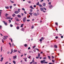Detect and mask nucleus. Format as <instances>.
<instances>
[{
	"label": "nucleus",
	"instance_id": "obj_25",
	"mask_svg": "<svg viewBox=\"0 0 64 64\" xmlns=\"http://www.w3.org/2000/svg\"><path fill=\"white\" fill-rule=\"evenodd\" d=\"M24 46H25L26 47L27 46V44H25L24 45Z\"/></svg>",
	"mask_w": 64,
	"mask_h": 64
},
{
	"label": "nucleus",
	"instance_id": "obj_50",
	"mask_svg": "<svg viewBox=\"0 0 64 64\" xmlns=\"http://www.w3.org/2000/svg\"><path fill=\"white\" fill-rule=\"evenodd\" d=\"M55 38H56V39H58V37L56 36Z\"/></svg>",
	"mask_w": 64,
	"mask_h": 64
},
{
	"label": "nucleus",
	"instance_id": "obj_58",
	"mask_svg": "<svg viewBox=\"0 0 64 64\" xmlns=\"http://www.w3.org/2000/svg\"><path fill=\"white\" fill-rule=\"evenodd\" d=\"M8 63V62H5V64H7V63Z\"/></svg>",
	"mask_w": 64,
	"mask_h": 64
},
{
	"label": "nucleus",
	"instance_id": "obj_24",
	"mask_svg": "<svg viewBox=\"0 0 64 64\" xmlns=\"http://www.w3.org/2000/svg\"><path fill=\"white\" fill-rule=\"evenodd\" d=\"M34 15L35 16H37V14H36V13H34Z\"/></svg>",
	"mask_w": 64,
	"mask_h": 64
},
{
	"label": "nucleus",
	"instance_id": "obj_6",
	"mask_svg": "<svg viewBox=\"0 0 64 64\" xmlns=\"http://www.w3.org/2000/svg\"><path fill=\"white\" fill-rule=\"evenodd\" d=\"M15 20H16L17 21H19V19L18 18V17H16L15 18Z\"/></svg>",
	"mask_w": 64,
	"mask_h": 64
},
{
	"label": "nucleus",
	"instance_id": "obj_60",
	"mask_svg": "<svg viewBox=\"0 0 64 64\" xmlns=\"http://www.w3.org/2000/svg\"><path fill=\"white\" fill-rule=\"evenodd\" d=\"M36 59H39V57L37 56L36 57Z\"/></svg>",
	"mask_w": 64,
	"mask_h": 64
},
{
	"label": "nucleus",
	"instance_id": "obj_20",
	"mask_svg": "<svg viewBox=\"0 0 64 64\" xmlns=\"http://www.w3.org/2000/svg\"><path fill=\"white\" fill-rule=\"evenodd\" d=\"M4 38H8V36H4Z\"/></svg>",
	"mask_w": 64,
	"mask_h": 64
},
{
	"label": "nucleus",
	"instance_id": "obj_3",
	"mask_svg": "<svg viewBox=\"0 0 64 64\" xmlns=\"http://www.w3.org/2000/svg\"><path fill=\"white\" fill-rule=\"evenodd\" d=\"M49 8L50 9H52L53 8V6L51 4L49 5Z\"/></svg>",
	"mask_w": 64,
	"mask_h": 64
},
{
	"label": "nucleus",
	"instance_id": "obj_38",
	"mask_svg": "<svg viewBox=\"0 0 64 64\" xmlns=\"http://www.w3.org/2000/svg\"><path fill=\"white\" fill-rule=\"evenodd\" d=\"M52 61L53 63H54L55 62V61H54V60H52Z\"/></svg>",
	"mask_w": 64,
	"mask_h": 64
},
{
	"label": "nucleus",
	"instance_id": "obj_45",
	"mask_svg": "<svg viewBox=\"0 0 64 64\" xmlns=\"http://www.w3.org/2000/svg\"><path fill=\"white\" fill-rule=\"evenodd\" d=\"M55 24L56 25H58V23H57V22H56L55 23Z\"/></svg>",
	"mask_w": 64,
	"mask_h": 64
},
{
	"label": "nucleus",
	"instance_id": "obj_2",
	"mask_svg": "<svg viewBox=\"0 0 64 64\" xmlns=\"http://www.w3.org/2000/svg\"><path fill=\"white\" fill-rule=\"evenodd\" d=\"M26 17H24L23 19V22H26Z\"/></svg>",
	"mask_w": 64,
	"mask_h": 64
},
{
	"label": "nucleus",
	"instance_id": "obj_43",
	"mask_svg": "<svg viewBox=\"0 0 64 64\" xmlns=\"http://www.w3.org/2000/svg\"><path fill=\"white\" fill-rule=\"evenodd\" d=\"M10 9H12V6H10Z\"/></svg>",
	"mask_w": 64,
	"mask_h": 64
},
{
	"label": "nucleus",
	"instance_id": "obj_15",
	"mask_svg": "<svg viewBox=\"0 0 64 64\" xmlns=\"http://www.w3.org/2000/svg\"><path fill=\"white\" fill-rule=\"evenodd\" d=\"M12 16L13 17H15V14H14L12 15Z\"/></svg>",
	"mask_w": 64,
	"mask_h": 64
},
{
	"label": "nucleus",
	"instance_id": "obj_47",
	"mask_svg": "<svg viewBox=\"0 0 64 64\" xmlns=\"http://www.w3.org/2000/svg\"><path fill=\"white\" fill-rule=\"evenodd\" d=\"M10 26L11 27H13V25H12V24H10Z\"/></svg>",
	"mask_w": 64,
	"mask_h": 64
},
{
	"label": "nucleus",
	"instance_id": "obj_11",
	"mask_svg": "<svg viewBox=\"0 0 64 64\" xmlns=\"http://www.w3.org/2000/svg\"><path fill=\"white\" fill-rule=\"evenodd\" d=\"M24 30H25V29L23 28H22L21 30L22 31H23L24 32Z\"/></svg>",
	"mask_w": 64,
	"mask_h": 64
},
{
	"label": "nucleus",
	"instance_id": "obj_18",
	"mask_svg": "<svg viewBox=\"0 0 64 64\" xmlns=\"http://www.w3.org/2000/svg\"><path fill=\"white\" fill-rule=\"evenodd\" d=\"M38 6H39V7H42V5L40 4H39L38 5Z\"/></svg>",
	"mask_w": 64,
	"mask_h": 64
},
{
	"label": "nucleus",
	"instance_id": "obj_21",
	"mask_svg": "<svg viewBox=\"0 0 64 64\" xmlns=\"http://www.w3.org/2000/svg\"><path fill=\"white\" fill-rule=\"evenodd\" d=\"M11 52L10 53V54H11L12 53V52H13V49H11Z\"/></svg>",
	"mask_w": 64,
	"mask_h": 64
},
{
	"label": "nucleus",
	"instance_id": "obj_35",
	"mask_svg": "<svg viewBox=\"0 0 64 64\" xmlns=\"http://www.w3.org/2000/svg\"><path fill=\"white\" fill-rule=\"evenodd\" d=\"M30 21V20H26V21H27V22H29Z\"/></svg>",
	"mask_w": 64,
	"mask_h": 64
},
{
	"label": "nucleus",
	"instance_id": "obj_17",
	"mask_svg": "<svg viewBox=\"0 0 64 64\" xmlns=\"http://www.w3.org/2000/svg\"><path fill=\"white\" fill-rule=\"evenodd\" d=\"M12 62L14 64H16V62L15 60H13Z\"/></svg>",
	"mask_w": 64,
	"mask_h": 64
},
{
	"label": "nucleus",
	"instance_id": "obj_13",
	"mask_svg": "<svg viewBox=\"0 0 64 64\" xmlns=\"http://www.w3.org/2000/svg\"><path fill=\"white\" fill-rule=\"evenodd\" d=\"M30 8H32V9H34V8H33V7H32V6H30Z\"/></svg>",
	"mask_w": 64,
	"mask_h": 64
},
{
	"label": "nucleus",
	"instance_id": "obj_33",
	"mask_svg": "<svg viewBox=\"0 0 64 64\" xmlns=\"http://www.w3.org/2000/svg\"><path fill=\"white\" fill-rule=\"evenodd\" d=\"M44 38L42 37L41 38V39L42 40H44Z\"/></svg>",
	"mask_w": 64,
	"mask_h": 64
},
{
	"label": "nucleus",
	"instance_id": "obj_56",
	"mask_svg": "<svg viewBox=\"0 0 64 64\" xmlns=\"http://www.w3.org/2000/svg\"><path fill=\"white\" fill-rule=\"evenodd\" d=\"M34 8H35L36 7V5H34Z\"/></svg>",
	"mask_w": 64,
	"mask_h": 64
},
{
	"label": "nucleus",
	"instance_id": "obj_57",
	"mask_svg": "<svg viewBox=\"0 0 64 64\" xmlns=\"http://www.w3.org/2000/svg\"><path fill=\"white\" fill-rule=\"evenodd\" d=\"M34 63L35 64H37V62H34Z\"/></svg>",
	"mask_w": 64,
	"mask_h": 64
},
{
	"label": "nucleus",
	"instance_id": "obj_14",
	"mask_svg": "<svg viewBox=\"0 0 64 64\" xmlns=\"http://www.w3.org/2000/svg\"><path fill=\"white\" fill-rule=\"evenodd\" d=\"M43 6H45L46 5V4L45 3H44L42 4Z\"/></svg>",
	"mask_w": 64,
	"mask_h": 64
},
{
	"label": "nucleus",
	"instance_id": "obj_37",
	"mask_svg": "<svg viewBox=\"0 0 64 64\" xmlns=\"http://www.w3.org/2000/svg\"><path fill=\"white\" fill-rule=\"evenodd\" d=\"M36 47V46H33L32 47L33 49H34V48H35V47Z\"/></svg>",
	"mask_w": 64,
	"mask_h": 64
},
{
	"label": "nucleus",
	"instance_id": "obj_8",
	"mask_svg": "<svg viewBox=\"0 0 64 64\" xmlns=\"http://www.w3.org/2000/svg\"><path fill=\"white\" fill-rule=\"evenodd\" d=\"M3 22H4V23L5 25H6V26L7 25V22H6L5 21H3Z\"/></svg>",
	"mask_w": 64,
	"mask_h": 64
},
{
	"label": "nucleus",
	"instance_id": "obj_22",
	"mask_svg": "<svg viewBox=\"0 0 64 64\" xmlns=\"http://www.w3.org/2000/svg\"><path fill=\"white\" fill-rule=\"evenodd\" d=\"M9 15V14H6V17H7Z\"/></svg>",
	"mask_w": 64,
	"mask_h": 64
},
{
	"label": "nucleus",
	"instance_id": "obj_29",
	"mask_svg": "<svg viewBox=\"0 0 64 64\" xmlns=\"http://www.w3.org/2000/svg\"><path fill=\"white\" fill-rule=\"evenodd\" d=\"M27 58H26L25 59H24V61H25L26 62H27Z\"/></svg>",
	"mask_w": 64,
	"mask_h": 64
},
{
	"label": "nucleus",
	"instance_id": "obj_51",
	"mask_svg": "<svg viewBox=\"0 0 64 64\" xmlns=\"http://www.w3.org/2000/svg\"><path fill=\"white\" fill-rule=\"evenodd\" d=\"M42 40L41 39H40V42H42Z\"/></svg>",
	"mask_w": 64,
	"mask_h": 64
},
{
	"label": "nucleus",
	"instance_id": "obj_62",
	"mask_svg": "<svg viewBox=\"0 0 64 64\" xmlns=\"http://www.w3.org/2000/svg\"><path fill=\"white\" fill-rule=\"evenodd\" d=\"M48 63V62H44V64H47Z\"/></svg>",
	"mask_w": 64,
	"mask_h": 64
},
{
	"label": "nucleus",
	"instance_id": "obj_36",
	"mask_svg": "<svg viewBox=\"0 0 64 64\" xmlns=\"http://www.w3.org/2000/svg\"><path fill=\"white\" fill-rule=\"evenodd\" d=\"M8 19H11V16H9L8 17Z\"/></svg>",
	"mask_w": 64,
	"mask_h": 64
},
{
	"label": "nucleus",
	"instance_id": "obj_61",
	"mask_svg": "<svg viewBox=\"0 0 64 64\" xmlns=\"http://www.w3.org/2000/svg\"><path fill=\"white\" fill-rule=\"evenodd\" d=\"M31 49V48L30 47H29L28 48V50L30 49Z\"/></svg>",
	"mask_w": 64,
	"mask_h": 64
},
{
	"label": "nucleus",
	"instance_id": "obj_40",
	"mask_svg": "<svg viewBox=\"0 0 64 64\" xmlns=\"http://www.w3.org/2000/svg\"><path fill=\"white\" fill-rule=\"evenodd\" d=\"M34 26H32V29H33L34 28Z\"/></svg>",
	"mask_w": 64,
	"mask_h": 64
},
{
	"label": "nucleus",
	"instance_id": "obj_30",
	"mask_svg": "<svg viewBox=\"0 0 64 64\" xmlns=\"http://www.w3.org/2000/svg\"><path fill=\"white\" fill-rule=\"evenodd\" d=\"M34 62V58H33V60H32V62Z\"/></svg>",
	"mask_w": 64,
	"mask_h": 64
},
{
	"label": "nucleus",
	"instance_id": "obj_54",
	"mask_svg": "<svg viewBox=\"0 0 64 64\" xmlns=\"http://www.w3.org/2000/svg\"><path fill=\"white\" fill-rule=\"evenodd\" d=\"M61 38H63V36H61Z\"/></svg>",
	"mask_w": 64,
	"mask_h": 64
},
{
	"label": "nucleus",
	"instance_id": "obj_44",
	"mask_svg": "<svg viewBox=\"0 0 64 64\" xmlns=\"http://www.w3.org/2000/svg\"><path fill=\"white\" fill-rule=\"evenodd\" d=\"M39 12H38L37 13V14L36 15H39Z\"/></svg>",
	"mask_w": 64,
	"mask_h": 64
},
{
	"label": "nucleus",
	"instance_id": "obj_34",
	"mask_svg": "<svg viewBox=\"0 0 64 64\" xmlns=\"http://www.w3.org/2000/svg\"><path fill=\"white\" fill-rule=\"evenodd\" d=\"M51 2H49L48 3V5H51Z\"/></svg>",
	"mask_w": 64,
	"mask_h": 64
},
{
	"label": "nucleus",
	"instance_id": "obj_4",
	"mask_svg": "<svg viewBox=\"0 0 64 64\" xmlns=\"http://www.w3.org/2000/svg\"><path fill=\"white\" fill-rule=\"evenodd\" d=\"M46 60H42L40 61V63L42 64H44V62H45Z\"/></svg>",
	"mask_w": 64,
	"mask_h": 64
},
{
	"label": "nucleus",
	"instance_id": "obj_27",
	"mask_svg": "<svg viewBox=\"0 0 64 64\" xmlns=\"http://www.w3.org/2000/svg\"><path fill=\"white\" fill-rule=\"evenodd\" d=\"M48 59H50V60H51V58L50 57V56H48Z\"/></svg>",
	"mask_w": 64,
	"mask_h": 64
},
{
	"label": "nucleus",
	"instance_id": "obj_28",
	"mask_svg": "<svg viewBox=\"0 0 64 64\" xmlns=\"http://www.w3.org/2000/svg\"><path fill=\"white\" fill-rule=\"evenodd\" d=\"M14 52H13L14 53H15V52H17V50H14Z\"/></svg>",
	"mask_w": 64,
	"mask_h": 64
},
{
	"label": "nucleus",
	"instance_id": "obj_39",
	"mask_svg": "<svg viewBox=\"0 0 64 64\" xmlns=\"http://www.w3.org/2000/svg\"><path fill=\"white\" fill-rule=\"evenodd\" d=\"M31 57V56H29L28 57V58H29V59H30Z\"/></svg>",
	"mask_w": 64,
	"mask_h": 64
},
{
	"label": "nucleus",
	"instance_id": "obj_53",
	"mask_svg": "<svg viewBox=\"0 0 64 64\" xmlns=\"http://www.w3.org/2000/svg\"><path fill=\"white\" fill-rule=\"evenodd\" d=\"M29 14H30V15H31V14H33V13H31V12H30L29 13Z\"/></svg>",
	"mask_w": 64,
	"mask_h": 64
},
{
	"label": "nucleus",
	"instance_id": "obj_59",
	"mask_svg": "<svg viewBox=\"0 0 64 64\" xmlns=\"http://www.w3.org/2000/svg\"><path fill=\"white\" fill-rule=\"evenodd\" d=\"M31 3V2H30V1H29L28 3L30 4Z\"/></svg>",
	"mask_w": 64,
	"mask_h": 64
},
{
	"label": "nucleus",
	"instance_id": "obj_63",
	"mask_svg": "<svg viewBox=\"0 0 64 64\" xmlns=\"http://www.w3.org/2000/svg\"><path fill=\"white\" fill-rule=\"evenodd\" d=\"M52 59H54V57L53 56H52Z\"/></svg>",
	"mask_w": 64,
	"mask_h": 64
},
{
	"label": "nucleus",
	"instance_id": "obj_19",
	"mask_svg": "<svg viewBox=\"0 0 64 64\" xmlns=\"http://www.w3.org/2000/svg\"><path fill=\"white\" fill-rule=\"evenodd\" d=\"M39 4V2H38L36 4V5H38Z\"/></svg>",
	"mask_w": 64,
	"mask_h": 64
},
{
	"label": "nucleus",
	"instance_id": "obj_9",
	"mask_svg": "<svg viewBox=\"0 0 64 64\" xmlns=\"http://www.w3.org/2000/svg\"><path fill=\"white\" fill-rule=\"evenodd\" d=\"M17 16L18 18H21V16L19 14Z\"/></svg>",
	"mask_w": 64,
	"mask_h": 64
},
{
	"label": "nucleus",
	"instance_id": "obj_41",
	"mask_svg": "<svg viewBox=\"0 0 64 64\" xmlns=\"http://www.w3.org/2000/svg\"><path fill=\"white\" fill-rule=\"evenodd\" d=\"M43 59H44V60H45L46 59V57H45L44 58H43Z\"/></svg>",
	"mask_w": 64,
	"mask_h": 64
},
{
	"label": "nucleus",
	"instance_id": "obj_46",
	"mask_svg": "<svg viewBox=\"0 0 64 64\" xmlns=\"http://www.w3.org/2000/svg\"><path fill=\"white\" fill-rule=\"evenodd\" d=\"M10 40H11V42H12V39L11 38H9Z\"/></svg>",
	"mask_w": 64,
	"mask_h": 64
},
{
	"label": "nucleus",
	"instance_id": "obj_1",
	"mask_svg": "<svg viewBox=\"0 0 64 64\" xmlns=\"http://www.w3.org/2000/svg\"><path fill=\"white\" fill-rule=\"evenodd\" d=\"M40 9L41 11H43V12H46V11H44V9L45 10H46V8H43L42 7H40Z\"/></svg>",
	"mask_w": 64,
	"mask_h": 64
},
{
	"label": "nucleus",
	"instance_id": "obj_23",
	"mask_svg": "<svg viewBox=\"0 0 64 64\" xmlns=\"http://www.w3.org/2000/svg\"><path fill=\"white\" fill-rule=\"evenodd\" d=\"M3 58L2 57L1 58V62H2V61H3Z\"/></svg>",
	"mask_w": 64,
	"mask_h": 64
},
{
	"label": "nucleus",
	"instance_id": "obj_12",
	"mask_svg": "<svg viewBox=\"0 0 64 64\" xmlns=\"http://www.w3.org/2000/svg\"><path fill=\"white\" fill-rule=\"evenodd\" d=\"M2 12V10H0V16L1 15Z\"/></svg>",
	"mask_w": 64,
	"mask_h": 64
},
{
	"label": "nucleus",
	"instance_id": "obj_55",
	"mask_svg": "<svg viewBox=\"0 0 64 64\" xmlns=\"http://www.w3.org/2000/svg\"><path fill=\"white\" fill-rule=\"evenodd\" d=\"M10 2H12V3H14V2L11 0L10 1Z\"/></svg>",
	"mask_w": 64,
	"mask_h": 64
},
{
	"label": "nucleus",
	"instance_id": "obj_16",
	"mask_svg": "<svg viewBox=\"0 0 64 64\" xmlns=\"http://www.w3.org/2000/svg\"><path fill=\"white\" fill-rule=\"evenodd\" d=\"M5 8H6V9H8L9 8V6H5Z\"/></svg>",
	"mask_w": 64,
	"mask_h": 64
},
{
	"label": "nucleus",
	"instance_id": "obj_64",
	"mask_svg": "<svg viewBox=\"0 0 64 64\" xmlns=\"http://www.w3.org/2000/svg\"><path fill=\"white\" fill-rule=\"evenodd\" d=\"M49 64H53V63H49Z\"/></svg>",
	"mask_w": 64,
	"mask_h": 64
},
{
	"label": "nucleus",
	"instance_id": "obj_10",
	"mask_svg": "<svg viewBox=\"0 0 64 64\" xmlns=\"http://www.w3.org/2000/svg\"><path fill=\"white\" fill-rule=\"evenodd\" d=\"M54 48H58V46L57 45H54Z\"/></svg>",
	"mask_w": 64,
	"mask_h": 64
},
{
	"label": "nucleus",
	"instance_id": "obj_5",
	"mask_svg": "<svg viewBox=\"0 0 64 64\" xmlns=\"http://www.w3.org/2000/svg\"><path fill=\"white\" fill-rule=\"evenodd\" d=\"M17 57V56H15L13 57V58L14 60H15L16 59V58Z\"/></svg>",
	"mask_w": 64,
	"mask_h": 64
},
{
	"label": "nucleus",
	"instance_id": "obj_7",
	"mask_svg": "<svg viewBox=\"0 0 64 64\" xmlns=\"http://www.w3.org/2000/svg\"><path fill=\"white\" fill-rule=\"evenodd\" d=\"M20 12V11H18V12L17 11H16L14 12V13L16 14H18V13H19Z\"/></svg>",
	"mask_w": 64,
	"mask_h": 64
},
{
	"label": "nucleus",
	"instance_id": "obj_52",
	"mask_svg": "<svg viewBox=\"0 0 64 64\" xmlns=\"http://www.w3.org/2000/svg\"><path fill=\"white\" fill-rule=\"evenodd\" d=\"M22 10H24V11H25V9H24V8H22Z\"/></svg>",
	"mask_w": 64,
	"mask_h": 64
},
{
	"label": "nucleus",
	"instance_id": "obj_48",
	"mask_svg": "<svg viewBox=\"0 0 64 64\" xmlns=\"http://www.w3.org/2000/svg\"><path fill=\"white\" fill-rule=\"evenodd\" d=\"M8 21L9 22H10V23H11V20H9Z\"/></svg>",
	"mask_w": 64,
	"mask_h": 64
},
{
	"label": "nucleus",
	"instance_id": "obj_31",
	"mask_svg": "<svg viewBox=\"0 0 64 64\" xmlns=\"http://www.w3.org/2000/svg\"><path fill=\"white\" fill-rule=\"evenodd\" d=\"M16 29L18 30L19 29V27L18 26H17L16 27Z\"/></svg>",
	"mask_w": 64,
	"mask_h": 64
},
{
	"label": "nucleus",
	"instance_id": "obj_26",
	"mask_svg": "<svg viewBox=\"0 0 64 64\" xmlns=\"http://www.w3.org/2000/svg\"><path fill=\"white\" fill-rule=\"evenodd\" d=\"M30 12H32L33 11L32 9H31L30 10Z\"/></svg>",
	"mask_w": 64,
	"mask_h": 64
},
{
	"label": "nucleus",
	"instance_id": "obj_42",
	"mask_svg": "<svg viewBox=\"0 0 64 64\" xmlns=\"http://www.w3.org/2000/svg\"><path fill=\"white\" fill-rule=\"evenodd\" d=\"M40 54H38V57H40Z\"/></svg>",
	"mask_w": 64,
	"mask_h": 64
},
{
	"label": "nucleus",
	"instance_id": "obj_49",
	"mask_svg": "<svg viewBox=\"0 0 64 64\" xmlns=\"http://www.w3.org/2000/svg\"><path fill=\"white\" fill-rule=\"evenodd\" d=\"M2 42H3V43H4V40L2 39Z\"/></svg>",
	"mask_w": 64,
	"mask_h": 64
},
{
	"label": "nucleus",
	"instance_id": "obj_32",
	"mask_svg": "<svg viewBox=\"0 0 64 64\" xmlns=\"http://www.w3.org/2000/svg\"><path fill=\"white\" fill-rule=\"evenodd\" d=\"M23 25H24V24H22L20 26L21 27H23Z\"/></svg>",
	"mask_w": 64,
	"mask_h": 64
}]
</instances>
